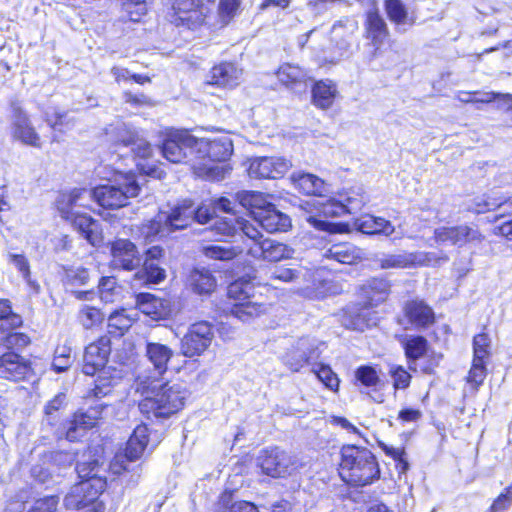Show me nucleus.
Masks as SVG:
<instances>
[{
	"instance_id": "nucleus-31",
	"label": "nucleus",
	"mask_w": 512,
	"mask_h": 512,
	"mask_svg": "<svg viewBox=\"0 0 512 512\" xmlns=\"http://www.w3.org/2000/svg\"><path fill=\"white\" fill-rule=\"evenodd\" d=\"M337 94V86L333 81L328 79L318 81L312 88V103L316 107L326 110L333 105Z\"/></svg>"
},
{
	"instance_id": "nucleus-18",
	"label": "nucleus",
	"mask_w": 512,
	"mask_h": 512,
	"mask_svg": "<svg viewBox=\"0 0 512 512\" xmlns=\"http://www.w3.org/2000/svg\"><path fill=\"white\" fill-rule=\"evenodd\" d=\"M31 375L30 362L18 352L8 351L0 356V378L18 382Z\"/></svg>"
},
{
	"instance_id": "nucleus-51",
	"label": "nucleus",
	"mask_w": 512,
	"mask_h": 512,
	"mask_svg": "<svg viewBox=\"0 0 512 512\" xmlns=\"http://www.w3.org/2000/svg\"><path fill=\"white\" fill-rule=\"evenodd\" d=\"M78 319L85 329H91L100 324L104 316L100 309L89 305H82L78 313Z\"/></svg>"
},
{
	"instance_id": "nucleus-47",
	"label": "nucleus",
	"mask_w": 512,
	"mask_h": 512,
	"mask_svg": "<svg viewBox=\"0 0 512 512\" xmlns=\"http://www.w3.org/2000/svg\"><path fill=\"white\" fill-rule=\"evenodd\" d=\"M505 200L500 197H492L489 195H482L475 197L468 205V209L474 213L480 214L500 207Z\"/></svg>"
},
{
	"instance_id": "nucleus-36",
	"label": "nucleus",
	"mask_w": 512,
	"mask_h": 512,
	"mask_svg": "<svg viewBox=\"0 0 512 512\" xmlns=\"http://www.w3.org/2000/svg\"><path fill=\"white\" fill-rule=\"evenodd\" d=\"M403 346L408 359L409 369L416 371V361L426 355L428 341L423 336L411 335L405 339Z\"/></svg>"
},
{
	"instance_id": "nucleus-9",
	"label": "nucleus",
	"mask_w": 512,
	"mask_h": 512,
	"mask_svg": "<svg viewBox=\"0 0 512 512\" xmlns=\"http://www.w3.org/2000/svg\"><path fill=\"white\" fill-rule=\"evenodd\" d=\"M189 219V211L173 208L170 212L158 213L153 219L144 223L140 232L146 241L152 242L156 237H165L172 232L185 229Z\"/></svg>"
},
{
	"instance_id": "nucleus-29",
	"label": "nucleus",
	"mask_w": 512,
	"mask_h": 512,
	"mask_svg": "<svg viewBox=\"0 0 512 512\" xmlns=\"http://www.w3.org/2000/svg\"><path fill=\"white\" fill-rule=\"evenodd\" d=\"M313 273L305 267L288 268L276 266L270 271V280L281 282H295L308 288V283L312 281Z\"/></svg>"
},
{
	"instance_id": "nucleus-25",
	"label": "nucleus",
	"mask_w": 512,
	"mask_h": 512,
	"mask_svg": "<svg viewBox=\"0 0 512 512\" xmlns=\"http://www.w3.org/2000/svg\"><path fill=\"white\" fill-rule=\"evenodd\" d=\"M172 9L179 14V19L189 21L192 16H182L195 14V21L202 22L209 12V6L214 4V0H171Z\"/></svg>"
},
{
	"instance_id": "nucleus-13",
	"label": "nucleus",
	"mask_w": 512,
	"mask_h": 512,
	"mask_svg": "<svg viewBox=\"0 0 512 512\" xmlns=\"http://www.w3.org/2000/svg\"><path fill=\"white\" fill-rule=\"evenodd\" d=\"M106 488V481L102 477H90L81 480L71 487L64 498L67 509H79L92 503Z\"/></svg>"
},
{
	"instance_id": "nucleus-20",
	"label": "nucleus",
	"mask_w": 512,
	"mask_h": 512,
	"mask_svg": "<svg viewBox=\"0 0 512 512\" xmlns=\"http://www.w3.org/2000/svg\"><path fill=\"white\" fill-rule=\"evenodd\" d=\"M252 242L254 245L248 248V254L256 259L276 262L292 257L293 250L287 245L269 238L263 239L262 234Z\"/></svg>"
},
{
	"instance_id": "nucleus-27",
	"label": "nucleus",
	"mask_w": 512,
	"mask_h": 512,
	"mask_svg": "<svg viewBox=\"0 0 512 512\" xmlns=\"http://www.w3.org/2000/svg\"><path fill=\"white\" fill-rule=\"evenodd\" d=\"M404 314L416 328H425L434 322L435 316L431 307L422 300H411L405 304Z\"/></svg>"
},
{
	"instance_id": "nucleus-33",
	"label": "nucleus",
	"mask_w": 512,
	"mask_h": 512,
	"mask_svg": "<svg viewBox=\"0 0 512 512\" xmlns=\"http://www.w3.org/2000/svg\"><path fill=\"white\" fill-rule=\"evenodd\" d=\"M323 257L341 264H354L361 259V251L350 243H338L329 247Z\"/></svg>"
},
{
	"instance_id": "nucleus-5",
	"label": "nucleus",
	"mask_w": 512,
	"mask_h": 512,
	"mask_svg": "<svg viewBox=\"0 0 512 512\" xmlns=\"http://www.w3.org/2000/svg\"><path fill=\"white\" fill-rule=\"evenodd\" d=\"M389 285L383 279L373 278L368 280L362 287L360 295L363 298L361 309L349 311V322L344 325L353 330L363 331L365 328L376 325L377 317L369 310V307L377 306L383 302L388 294Z\"/></svg>"
},
{
	"instance_id": "nucleus-63",
	"label": "nucleus",
	"mask_w": 512,
	"mask_h": 512,
	"mask_svg": "<svg viewBox=\"0 0 512 512\" xmlns=\"http://www.w3.org/2000/svg\"><path fill=\"white\" fill-rule=\"evenodd\" d=\"M339 197L344 202L347 214L358 212L366 202V197L360 193L341 194Z\"/></svg>"
},
{
	"instance_id": "nucleus-45",
	"label": "nucleus",
	"mask_w": 512,
	"mask_h": 512,
	"mask_svg": "<svg viewBox=\"0 0 512 512\" xmlns=\"http://www.w3.org/2000/svg\"><path fill=\"white\" fill-rule=\"evenodd\" d=\"M241 252L242 249L238 246H223L213 244L203 248V253L206 257L221 261L232 260Z\"/></svg>"
},
{
	"instance_id": "nucleus-56",
	"label": "nucleus",
	"mask_w": 512,
	"mask_h": 512,
	"mask_svg": "<svg viewBox=\"0 0 512 512\" xmlns=\"http://www.w3.org/2000/svg\"><path fill=\"white\" fill-rule=\"evenodd\" d=\"M389 374L395 389H406L410 385L411 375L403 366L390 365Z\"/></svg>"
},
{
	"instance_id": "nucleus-39",
	"label": "nucleus",
	"mask_w": 512,
	"mask_h": 512,
	"mask_svg": "<svg viewBox=\"0 0 512 512\" xmlns=\"http://www.w3.org/2000/svg\"><path fill=\"white\" fill-rule=\"evenodd\" d=\"M277 77L284 85L292 87H306L308 79L307 73L302 68L292 64L282 65L277 72Z\"/></svg>"
},
{
	"instance_id": "nucleus-64",
	"label": "nucleus",
	"mask_w": 512,
	"mask_h": 512,
	"mask_svg": "<svg viewBox=\"0 0 512 512\" xmlns=\"http://www.w3.org/2000/svg\"><path fill=\"white\" fill-rule=\"evenodd\" d=\"M162 262L144 261L143 270L147 280L152 283H159L165 279V270L161 267Z\"/></svg>"
},
{
	"instance_id": "nucleus-46",
	"label": "nucleus",
	"mask_w": 512,
	"mask_h": 512,
	"mask_svg": "<svg viewBox=\"0 0 512 512\" xmlns=\"http://www.w3.org/2000/svg\"><path fill=\"white\" fill-rule=\"evenodd\" d=\"M97 373H99V375L95 380V386L91 390L90 395L95 398H102L111 393L116 380L110 375L109 370H106L105 368L101 369Z\"/></svg>"
},
{
	"instance_id": "nucleus-21",
	"label": "nucleus",
	"mask_w": 512,
	"mask_h": 512,
	"mask_svg": "<svg viewBox=\"0 0 512 512\" xmlns=\"http://www.w3.org/2000/svg\"><path fill=\"white\" fill-rule=\"evenodd\" d=\"M315 340L301 338L296 346L284 357L285 364L294 372L299 371L305 363L319 356Z\"/></svg>"
},
{
	"instance_id": "nucleus-6",
	"label": "nucleus",
	"mask_w": 512,
	"mask_h": 512,
	"mask_svg": "<svg viewBox=\"0 0 512 512\" xmlns=\"http://www.w3.org/2000/svg\"><path fill=\"white\" fill-rule=\"evenodd\" d=\"M140 186L132 173L120 175L114 181L94 188V202L105 209H119L129 199L138 196Z\"/></svg>"
},
{
	"instance_id": "nucleus-43",
	"label": "nucleus",
	"mask_w": 512,
	"mask_h": 512,
	"mask_svg": "<svg viewBox=\"0 0 512 512\" xmlns=\"http://www.w3.org/2000/svg\"><path fill=\"white\" fill-rule=\"evenodd\" d=\"M107 135L116 145L129 147L136 139L138 132L134 128L127 126L125 123H119L116 126L111 127L107 131Z\"/></svg>"
},
{
	"instance_id": "nucleus-61",
	"label": "nucleus",
	"mask_w": 512,
	"mask_h": 512,
	"mask_svg": "<svg viewBox=\"0 0 512 512\" xmlns=\"http://www.w3.org/2000/svg\"><path fill=\"white\" fill-rule=\"evenodd\" d=\"M355 377L358 382L366 387H374L379 382L377 371L371 366H360L355 372Z\"/></svg>"
},
{
	"instance_id": "nucleus-30",
	"label": "nucleus",
	"mask_w": 512,
	"mask_h": 512,
	"mask_svg": "<svg viewBox=\"0 0 512 512\" xmlns=\"http://www.w3.org/2000/svg\"><path fill=\"white\" fill-rule=\"evenodd\" d=\"M365 27L367 38L376 48L381 46L389 35L387 24L377 9L368 11Z\"/></svg>"
},
{
	"instance_id": "nucleus-23",
	"label": "nucleus",
	"mask_w": 512,
	"mask_h": 512,
	"mask_svg": "<svg viewBox=\"0 0 512 512\" xmlns=\"http://www.w3.org/2000/svg\"><path fill=\"white\" fill-rule=\"evenodd\" d=\"M254 224L261 226L268 233L285 232L291 227V219L273 205L268 210L254 211Z\"/></svg>"
},
{
	"instance_id": "nucleus-44",
	"label": "nucleus",
	"mask_w": 512,
	"mask_h": 512,
	"mask_svg": "<svg viewBox=\"0 0 512 512\" xmlns=\"http://www.w3.org/2000/svg\"><path fill=\"white\" fill-rule=\"evenodd\" d=\"M135 320V314H129L127 310L121 309L110 314L108 318V327L110 332L123 334L127 331Z\"/></svg>"
},
{
	"instance_id": "nucleus-17",
	"label": "nucleus",
	"mask_w": 512,
	"mask_h": 512,
	"mask_svg": "<svg viewBox=\"0 0 512 512\" xmlns=\"http://www.w3.org/2000/svg\"><path fill=\"white\" fill-rule=\"evenodd\" d=\"M110 352L111 341L108 336H101L97 341L90 343L83 356V373L93 376L105 368Z\"/></svg>"
},
{
	"instance_id": "nucleus-14",
	"label": "nucleus",
	"mask_w": 512,
	"mask_h": 512,
	"mask_svg": "<svg viewBox=\"0 0 512 512\" xmlns=\"http://www.w3.org/2000/svg\"><path fill=\"white\" fill-rule=\"evenodd\" d=\"M212 339V325L209 322L194 323L182 339L181 351L186 357L200 355L210 346Z\"/></svg>"
},
{
	"instance_id": "nucleus-10",
	"label": "nucleus",
	"mask_w": 512,
	"mask_h": 512,
	"mask_svg": "<svg viewBox=\"0 0 512 512\" xmlns=\"http://www.w3.org/2000/svg\"><path fill=\"white\" fill-rule=\"evenodd\" d=\"M197 138L187 130H170L167 132L161 150L163 156L171 163H183L196 152Z\"/></svg>"
},
{
	"instance_id": "nucleus-26",
	"label": "nucleus",
	"mask_w": 512,
	"mask_h": 512,
	"mask_svg": "<svg viewBox=\"0 0 512 512\" xmlns=\"http://www.w3.org/2000/svg\"><path fill=\"white\" fill-rule=\"evenodd\" d=\"M242 70L235 64L224 62L214 66L209 75V83L224 88H232L239 84Z\"/></svg>"
},
{
	"instance_id": "nucleus-37",
	"label": "nucleus",
	"mask_w": 512,
	"mask_h": 512,
	"mask_svg": "<svg viewBox=\"0 0 512 512\" xmlns=\"http://www.w3.org/2000/svg\"><path fill=\"white\" fill-rule=\"evenodd\" d=\"M174 209H181L185 212L189 211V221H187L185 228L188 227L192 222L196 221L199 224H207L214 218L215 208L212 204L202 203L197 208L193 207V203L190 200H184L181 204L174 207Z\"/></svg>"
},
{
	"instance_id": "nucleus-60",
	"label": "nucleus",
	"mask_w": 512,
	"mask_h": 512,
	"mask_svg": "<svg viewBox=\"0 0 512 512\" xmlns=\"http://www.w3.org/2000/svg\"><path fill=\"white\" fill-rule=\"evenodd\" d=\"M44 116L45 121L53 129L62 130V127L69 125V120H67V113L61 111L58 108H49L45 111Z\"/></svg>"
},
{
	"instance_id": "nucleus-15",
	"label": "nucleus",
	"mask_w": 512,
	"mask_h": 512,
	"mask_svg": "<svg viewBox=\"0 0 512 512\" xmlns=\"http://www.w3.org/2000/svg\"><path fill=\"white\" fill-rule=\"evenodd\" d=\"M291 166V161L284 157H256L250 161L248 174L255 179H277Z\"/></svg>"
},
{
	"instance_id": "nucleus-40",
	"label": "nucleus",
	"mask_w": 512,
	"mask_h": 512,
	"mask_svg": "<svg viewBox=\"0 0 512 512\" xmlns=\"http://www.w3.org/2000/svg\"><path fill=\"white\" fill-rule=\"evenodd\" d=\"M385 11L391 22L398 26L409 25L412 26L415 22L401 0H385Z\"/></svg>"
},
{
	"instance_id": "nucleus-8",
	"label": "nucleus",
	"mask_w": 512,
	"mask_h": 512,
	"mask_svg": "<svg viewBox=\"0 0 512 512\" xmlns=\"http://www.w3.org/2000/svg\"><path fill=\"white\" fill-rule=\"evenodd\" d=\"M257 461L262 472L273 478L291 476L302 467V463L296 456L278 447L263 449Z\"/></svg>"
},
{
	"instance_id": "nucleus-24",
	"label": "nucleus",
	"mask_w": 512,
	"mask_h": 512,
	"mask_svg": "<svg viewBox=\"0 0 512 512\" xmlns=\"http://www.w3.org/2000/svg\"><path fill=\"white\" fill-rule=\"evenodd\" d=\"M13 113V136L23 144L40 147V136L32 126L27 114L19 107H14Z\"/></svg>"
},
{
	"instance_id": "nucleus-4",
	"label": "nucleus",
	"mask_w": 512,
	"mask_h": 512,
	"mask_svg": "<svg viewBox=\"0 0 512 512\" xmlns=\"http://www.w3.org/2000/svg\"><path fill=\"white\" fill-rule=\"evenodd\" d=\"M339 474L347 484L363 487L379 479L380 468L375 455L369 449L346 445L341 449Z\"/></svg>"
},
{
	"instance_id": "nucleus-41",
	"label": "nucleus",
	"mask_w": 512,
	"mask_h": 512,
	"mask_svg": "<svg viewBox=\"0 0 512 512\" xmlns=\"http://www.w3.org/2000/svg\"><path fill=\"white\" fill-rule=\"evenodd\" d=\"M8 263L13 265L27 285L36 293L39 292L40 286L31 278L30 262L23 253H8Z\"/></svg>"
},
{
	"instance_id": "nucleus-32",
	"label": "nucleus",
	"mask_w": 512,
	"mask_h": 512,
	"mask_svg": "<svg viewBox=\"0 0 512 512\" xmlns=\"http://www.w3.org/2000/svg\"><path fill=\"white\" fill-rule=\"evenodd\" d=\"M355 225L364 234H383L389 236L394 232V226L390 221L373 215H364L356 220Z\"/></svg>"
},
{
	"instance_id": "nucleus-11",
	"label": "nucleus",
	"mask_w": 512,
	"mask_h": 512,
	"mask_svg": "<svg viewBox=\"0 0 512 512\" xmlns=\"http://www.w3.org/2000/svg\"><path fill=\"white\" fill-rule=\"evenodd\" d=\"M211 231L220 241H227L237 236H245L251 241H257L261 236V232L253 222L233 215L217 218L211 226Z\"/></svg>"
},
{
	"instance_id": "nucleus-62",
	"label": "nucleus",
	"mask_w": 512,
	"mask_h": 512,
	"mask_svg": "<svg viewBox=\"0 0 512 512\" xmlns=\"http://www.w3.org/2000/svg\"><path fill=\"white\" fill-rule=\"evenodd\" d=\"M486 375V362L481 361L479 363L473 360L471 369L467 376V382L477 389L484 382Z\"/></svg>"
},
{
	"instance_id": "nucleus-38",
	"label": "nucleus",
	"mask_w": 512,
	"mask_h": 512,
	"mask_svg": "<svg viewBox=\"0 0 512 512\" xmlns=\"http://www.w3.org/2000/svg\"><path fill=\"white\" fill-rule=\"evenodd\" d=\"M189 285L199 295L210 294L216 287V280L210 271L194 269L189 275Z\"/></svg>"
},
{
	"instance_id": "nucleus-22",
	"label": "nucleus",
	"mask_w": 512,
	"mask_h": 512,
	"mask_svg": "<svg viewBox=\"0 0 512 512\" xmlns=\"http://www.w3.org/2000/svg\"><path fill=\"white\" fill-rule=\"evenodd\" d=\"M103 405L91 407L86 412H78L72 421L68 423L66 430L67 440L74 442L78 440L86 430L93 428L101 417Z\"/></svg>"
},
{
	"instance_id": "nucleus-49",
	"label": "nucleus",
	"mask_w": 512,
	"mask_h": 512,
	"mask_svg": "<svg viewBox=\"0 0 512 512\" xmlns=\"http://www.w3.org/2000/svg\"><path fill=\"white\" fill-rule=\"evenodd\" d=\"M22 324V319L18 314L12 312L10 301L0 299V329L16 328Z\"/></svg>"
},
{
	"instance_id": "nucleus-42",
	"label": "nucleus",
	"mask_w": 512,
	"mask_h": 512,
	"mask_svg": "<svg viewBox=\"0 0 512 512\" xmlns=\"http://www.w3.org/2000/svg\"><path fill=\"white\" fill-rule=\"evenodd\" d=\"M271 195H266L257 191L245 192L241 195L240 203L243 207L250 210L254 216L255 210H268V207H272L270 199ZM254 223V220L252 221Z\"/></svg>"
},
{
	"instance_id": "nucleus-50",
	"label": "nucleus",
	"mask_w": 512,
	"mask_h": 512,
	"mask_svg": "<svg viewBox=\"0 0 512 512\" xmlns=\"http://www.w3.org/2000/svg\"><path fill=\"white\" fill-rule=\"evenodd\" d=\"M30 343L29 337L20 332L0 333V345L8 351H20Z\"/></svg>"
},
{
	"instance_id": "nucleus-19",
	"label": "nucleus",
	"mask_w": 512,
	"mask_h": 512,
	"mask_svg": "<svg viewBox=\"0 0 512 512\" xmlns=\"http://www.w3.org/2000/svg\"><path fill=\"white\" fill-rule=\"evenodd\" d=\"M112 265L115 268L132 271L141 263V256L137 247L128 239H117L111 246Z\"/></svg>"
},
{
	"instance_id": "nucleus-55",
	"label": "nucleus",
	"mask_w": 512,
	"mask_h": 512,
	"mask_svg": "<svg viewBox=\"0 0 512 512\" xmlns=\"http://www.w3.org/2000/svg\"><path fill=\"white\" fill-rule=\"evenodd\" d=\"M123 9L130 21L138 22L147 13V0H124Z\"/></svg>"
},
{
	"instance_id": "nucleus-57",
	"label": "nucleus",
	"mask_w": 512,
	"mask_h": 512,
	"mask_svg": "<svg viewBox=\"0 0 512 512\" xmlns=\"http://www.w3.org/2000/svg\"><path fill=\"white\" fill-rule=\"evenodd\" d=\"M89 272L83 267H72L65 271V283L71 286L86 285L89 281Z\"/></svg>"
},
{
	"instance_id": "nucleus-1",
	"label": "nucleus",
	"mask_w": 512,
	"mask_h": 512,
	"mask_svg": "<svg viewBox=\"0 0 512 512\" xmlns=\"http://www.w3.org/2000/svg\"><path fill=\"white\" fill-rule=\"evenodd\" d=\"M144 398L139 402V410L148 419H165L178 412L184 405L186 391L181 384L160 383L159 379L147 378L139 385Z\"/></svg>"
},
{
	"instance_id": "nucleus-3",
	"label": "nucleus",
	"mask_w": 512,
	"mask_h": 512,
	"mask_svg": "<svg viewBox=\"0 0 512 512\" xmlns=\"http://www.w3.org/2000/svg\"><path fill=\"white\" fill-rule=\"evenodd\" d=\"M232 152L233 144L228 136H221L213 140L197 138L196 153L200 161L191 165L194 174L206 180H223L230 171L225 162L230 158Z\"/></svg>"
},
{
	"instance_id": "nucleus-34",
	"label": "nucleus",
	"mask_w": 512,
	"mask_h": 512,
	"mask_svg": "<svg viewBox=\"0 0 512 512\" xmlns=\"http://www.w3.org/2000/svg\"><path fill=\"white\" fill-rule=\"evenodd\" d=\"M148 444V428L146 425L141 424L138 425L132 435L130 436L126 449H125V457L129 461H135L139 459Z\"/></svg>"
},
{
	"instance_id": "nucleus-58",
	"label": "nucleus",
	"mask_w": 512,
	"mask_h": 512,
	"mask_svg": "<svg viewBox=\"0 0 512 512\" xmlns=\"http://www.w3.org/2000/svg\"><path fill=\"white\" fill-rule=\"evenodd\" d=\"M72 363L71 349L67 346L57 347L55 350L52 367L58 373L67 370Z\"/></svg>"
},
{
	"instance_id": "nucleus-54",
	"label": "nucleus",
	"mask_w": 512,
	"mask_h": 512,
	"mask_svg": "<svg viewBox=\"0 0 512 512\" xmlns=\"http://www.w3.org/2000/svg\"><path fill=\"white\" fill-rule=\"evenodd\" d=\"M448 261L445 254L438 255L435 252H418L411 254V265L418 264L422 266H437Z\"/></svg>"
},
{
	"instance_id": "nucleus-53",
	"label": "nucleus",
	"mask_w": 512,
	"mask_h": 512,
	"mask_svg": "<svg viewBox=\"0 0 512 512\" xmlns=\"http://www.w3.org/2000/svg\"><path fill=\"white\" fill-rule=\"evenodd\" d=\"M312 371L325 387L332 391L338 390L340 383L339 378L329 366L317 364L313 367Z\"/></svg>"
},
{
	"instance_id": "nucleus-7",
	"label": "nucleus",
	"mask_w": 512,
	"mask_h": 512,
	"mask_svg": "<svg viewBox=\"0 0 512 512\" xmlns=\"http://www.w3.org/2000/svg\"><path fill=\"white\" fill-rule=\"evenodd\" d=\"M254 289V284L245 278H239L228 286V296L235 301L230 310L232 316L246 322L268 311L266 304L251 300Z\"/></svg>"
},
{
	"instance_id": "nucleus-2",
	"label": "nucleus",
	"mask_w": 512,
	"mask_h": 512,
	"mask_svg": "<svg viewBox=\"0 0 512 512\" xmlns=\"http://www.w3.org/2000/svg\"><path fill=\"white\" fill-rule=\"evenodd\" d=\"M94 201V188L74 189L63 193L57 199V209L62 218L70 221L73 227L93 246L102 243L100 224L81 209L88 210Z\"/></svg>"
},
{
	"instance_id": "nucleus-12",
	"label": "nucleus",
	"mask_w": 512,
	"mask_h": 512,
	"mask_svg": "<svg viewBox=\"0 0 512 512\" xmlns=\"http://www.w3.org/2000/svg\"><path fill=\"white\" fill-rule=\"evenodd\" d=\"M306 205L313 206L318 213L312 214L311 212H308L306 220L311 226L318 230L328 231L330 233L340 232V224L331 223L321 219V216L341 217L347 214L346 208L344 207V202L340 198H330L326 201L313 200L312 202H307Z\"/></svg>"
},
{
	"instance_id": "nucleus-52",
	"label": "nucleus",
	"mask_w": 512,
	"mask_h": 512,
	"mask_svg": "<svg viewBox=\"0 0 512 512\" xmlns=\"http://www.w3.org/2000/svg\"><path fill=\"white\" fill-rule=\"evenodd\" d=\"M491 340L485 333L474 336L473 339V360L475 362H487L490 356Z\"/></svg>"
},
{
	"instance_id": "nucleus-35",
	"label": "nucleus",
	"mask_w": 512,
	"mask_h": 512,
	"mask_svg": "<svg viewBox=\"0 0 512 512\" xmlns=\"http://www.w3.org/2000/svg\"><path fill=\"white\" fill-rule=\"evenodd\" d=\"M292 181L297 189L307 195L321 196L326 191L325 182L311 173H294Z\"/></svg>"
},
{
	"instance_id": "nucleus-59",
	"label": "nucleus",
	"mask_w": 512,
	"mask_h": 512,
	"mask_svg": "<svg viewBox=\"0 0 512 512\" xmlns=\"http://www.w3.org/2000/svg\"><path fill=\"white\" fill-rule=\"evenodd\" d=\"M382 269L405 268L411 265V254L386 255L379 260Z\"/></svg>"
},
{
	"instance_id": "nucleus-48",
	"label": "nucleus",
	"mask_w": 512,
	"mask_h": 512,
	"mask_svg": "<svg viewBox=\"0 0 512 512\" xmlns=\"http://www.w3.org/2000/svg\"><path fill=\"white\" fill-rule=\"evenodd\" d=\"M136 306L143 314L152 317L160 316L161 301L150 293L138 294L136 296Z\"/></svg>"
},
{
	"instance_id": "nucleus-28",
	"label": "nucleus",
	"mask_w": 512,
	"mask_h": 512,
	"mask_svg": "<svg viewBox=\"0 0 512 512\" xmlns=\"http://www.w3.org/2000/svg\"><path fill=\"white\" fill-rule=\"evenodd\" d=\"M145 351L149 362L153 365L156 378L162 376L167 371L168 363L173 356L172 349L161 343L147 342Z\"/></svg>"
},
{
	"instance_id": "nucleus-16",
	"label": "nucleus",
	"mask_w": 512,
	"mask_h": 512,
	"mask_svg": "<svg viewBox=\"0 0 512 512\" xmlns=\"http://www.w3.org/2000/svg\"><path fill=\"white\" fill-rule=\"evenodd\" d=\"M434 238L439 244L450 243L462 247L468 243H480L483 235L476 226L460 225L437 228L434 231Z\"/></svg>"
}]
</instances>
